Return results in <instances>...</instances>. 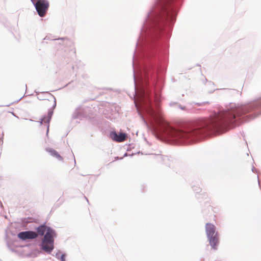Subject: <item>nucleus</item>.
<instances>
[{"instance_id": "f257e3e1", "label": "nucleus", "mask_w": 261, "mask_h": 261, "mask_svg": "<svg viewBox=\"0 0 261 261\" xmlns=\"http://www.w3.org/2000/svg\"><path fill=\"white\" fill-rule=\"evenodd\" d=\"M150 111L156 124L155 129L157 133L163 137L177 139H188L202 133L219 130L230 124H232L237 117L248 112L245 107H230L227 110L214 113L208 119H203L201 122L200 128L192 132H186L173 129L163 119L159 112L156 113L152 109Z\"/></svg>"}, {"instance_id": "f03ea898", "label": "nucleus", "mask_w": 261, "mask_h": 261, "mask_svg": "<svg viewBox=\"0 0 261 261\" xmlns=\"http://www.w3.org/2000/svg\"><path fill=\"white\" fill-rule=\"evenodd\" d=\"M55 232L51 229H48L42 242L41 248L47 252H50L54 249V237Z\"/></svg>"}, {"instance_id": "7ed1b4c3", "label": "nucleus", "mask_w": 261, "mask_h": 261, "mask_svg": "<svg viewBox=\"0 0 261 261\" xmlns=\"http://www.w3.org/2000/svg\"><path fill=\"white\" fill-rule=\"evenodd\" d=\"M36 11L40 17L45 15L49 8V2L47 0H36L34 4Z\"/></svg>"}, {"instance_id": "20e7f679", "label": "nucleus", "mask_w": 261, "mask_h": 261, "mask_svg": "<svg viewBox=\"0 0 261 261\" xmlns=\"http://www.w3.org/2000/svg\"><path fill=\"white\" fill-rule=\"evenodd\" d=\"M38 237L37 232L33 231L20 232L18 234V237L22 240L36 239Z\"/></svg>"}, {"instance_id": "39448f33", "label": "nucleus", "mask_w": 261, "mask_h": 261, "mask_svg": "<svg viewBox=\"0 0 261 261\" xmlns=\"http://www.w3.org/2000/svg\"><path fill=\"white\" fill-rule=\"evenodd\" d=\"M110 137L113 140L118 142H121L125 140L126 136L124 133L117 134L116 132H113L110 133Z\"/></svg>"}, {"instance_id": "423d86ee", "label": "nucleus", "mask_w": 261, "mask_h": 261, "mask_svg": "<svg viewBox=\"0 0 261 261\" xmlns=\"http://www.w3.org/2000/svg\"><path fill=\"white\" fill-rule=\"evenodd\" d=\"M209 243L214 249H217V246L219 243V237L218 233H216L215 235L208 237Z\"/></svg>"}, {"instance_id": "0eeeda50", "label": "nucleus", "mask_w": 261, "mask_h": 261, "mask_svg": "<svg viewBox=\"0 0 261 261\" xmlns=\"http://www.w3.org/2000/svg\"><path fill=\"white\" fill-rule=\"evenodd\" d=\"M215 226L210 223H207L205 224V232L207 237L214 236L216 233Z\"/></svg>"}, {"instance_id": "6e6552de", "label": "nucleus", "mask_w": 261, "mask_h": 261, "mask_svg": "<svg viewBox=\"0 0 261 261\" xmlns=\"http://www.w3.org/2000/svg\"><path fill=\"white\" fill-rule=\"evenodd\" d=\"M52 115H53V111H49L48 112L47 116L44 117L41 119V123H46L47 124V134H48V130H49V121H50V120L51 119Z\"/></svg>"}, {"instance_id": "1a4fd4ad", "label": "nucleus", "mask_w": 261, "mask_h": 261, "mask_svg": "<svg viewBox=\"0 0 261 261\" xmlns=\"http://www.w3.org/2000/svg\"><path fill=\"white\" fill-rule=\"evenodd\" d=\"M46 150L48 153H49L51 155H52L54 157H55L59 161L63 160L62 157L59 154V153L57 151H56L54 149L51 148H46Z\"/></svg>"}, {"instance_id": "9d476101", "label": "nucleus", "mask_w": 261, "mask_h": 261, "mask_svg": "<svg viewBox=\"0 0 261 261\" xmlns=\"http://www.w3.org/2000/svg\"><path fill=\"white\" fill-rule=\"evenodd\" d=\"M48 229H51V228H49V227H47L45 225H41L39 226L36 229L37 231V233L38 234V235H40L41 236H43L44 233H45V232H47V230Z\"/></svg>"}, {"instance_id": "9b49d317", "label": "nucleus", "mask_w": 261, "mask_h": 261, "mask_svg": "<svg viewBox=\"0 0 261 261\" xmlns=\"http://www.w3.org/2000/svg\"><path fill=\"white\" fill-rule=\"evenodd\" d=\"M53 107H55V105H56V100L55 99L53 101Z\"/></svg>"}, {"instance_id": "f8f14e48", "label": "nucleus", "mask_w": 261, "mask_h": 261, "mask_svg": "<svg viewBox=\"0 0 261 261\" xmlns=\"http://www.w3.org/2000/svg\"><path fill=\"white\" fill-rule=\"evenodd\" d=\"M64 255H62V261H63V260H64Z\"/></svg>"}, {"instance_id": "ddd939ff", "label": "nucleus", "mask_w": 261, "mask_h": 261, "mask_svg": "<svg viewBox=\"0 0 261 261\" xmlns=\"http://www.w3.org/2000/svg\"><path fill=\"white\" fill-rule=\"evenodd\" d=\"M34 1H35V0H32V2L33 3H34Z\"/></svg>"}]
</instances>
